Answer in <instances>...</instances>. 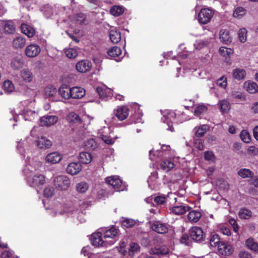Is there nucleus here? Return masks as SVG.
Listing matches in <instances>:
<instances>
[{
    "label": "nucleus",
    "mask_w": 258,
    "mask_h": 258,
    "mask_svg": "<svg viewBox=\"0 0 258 258\" xmlns=\"http://www.w3.org/2000/svg\"><path fill=\"white\" fill-rule=\"evenodd\" d=\"M92 244L96 246H105V242L103 240L102 233L100 232L93 233L91 235Z\"/></svg>",
    "instance_id": "9d476101"
},
{
    "label": "nucleus",
    "mask_w": 258,
    "mask_h": 258,
    "mask_svg": "<svg viewBox=\"0 0 258 258\" xmlns=\"http://www.w3.org/2000/svg\"><path fill=\"white\" fill-rule=\"evenodd\" d=\"M189 234L191 239L196 242H202L205 238L203 229L198 226L191 227L189 230Z\"/></svg>",
    "instance_id": "f03ea898"
},
{
    "label": "nucleus",
    "mask_w": 258,
    "mask_h": 258,
    "mask_svg": "<svg viewBox=\"0 0 258 258\" xmlns=\"http://www.w3.org/2000/svg\"><path fill=\"white\" fill-rule=\"evenodd\" d=\"M107 53L110 57H115L121 54V50L119 47L117 46H113L108 49Z\"/></svg>",
    "instance_id": "a19ab883"
},
{
    "label": "nucleus",
    "mask_w": 258,
    "mask_h": 258,
    "mask_svg": "<svg viewBox=\"0 0 258 258\" xmlns=\"http://www.w3.org/2000/svg\"><path fill=\"white\" fill-rule=\"evenodd\" d=\"M246 245L247 247L253 252H258V243L255 242L253 238H249L246 240Z\"/></svg>",
    "instance_id": "2f4dec72"
},
{
    "label": "nucleus",
    "mask_w": 258,
    "mask_h": 258,
    "mask_svg": "<svg viewBox=\"0 0 258 258\" xmlns=\"http://www.w3.org/2000/svg\"><path fill=\"white\" fill-rule=\"evenodd\" d=\"M219 52L223 56L229 55L232 53L231 49L224 47H221L219 48Z\"/></svg>",
    "instance_id": "680f3d73"
},
{
    "label": "nucleus",
    "mask_w": 258,
    "mask_h": 258,
    "mask_svg": "<svg viewBox=\"0 0 258 258\" xmlns=\"http://www.w3.org/2000/svg\"><path fill=\"white\" fill-rule=\"evenodd\" d=\"M220 39L222 42L225 44H228L231 42V37L229 35V31L226 30H222L220 31Z\"/></svg>",
    "instance_id": "7c9ffc66"
},
{
    "label": "nucleus",
    "mask_w": 258,
    "mask_h": 258,
    "mask_svg": "<svg viewBox=\"0 0 258 258\" xmlns=\"http://www.w3.org/2000/svg\"><path fill=\"white\" fill-rule=\"evenodd\" d=\"M82 169V165L79 162H72L67 168V172L71 175H76L80 172Z\"/></svg>",
    "instance_id": "4468645a"
},
{
    "label": "nucleus",
    "mask_w": 258,
    "mask_h": 258,
    "mask_svg": "<svg viewBox=\"0 0 258 258\" xmlns=\"http://www.w3.org/2000/svg\"><path fill=\"white\" fill-rule=\"evenodd\" d=\"M129 109L126 106H119L115 111V116L119 120H123L128 115Z\"/></svg>",
    "instance_id": "9b49d317"
},
{
    "label": "nucleus",
    "mask_w": 258,
    "mask_h": 258,
    "mask_svg": "<svg viewBox=\"0 0 258 258\" xmlns=\"http://www.w3.org/2000/svg\"><path fill=\"white\" fill-rule=\"evenodd\" d=\"M204 158L207 161H214L215 159V156L212 152L206 151L204 153Z\"/></svg>",
    "instance_id": "e2e57ef3"
},
{
    "label": "nucleus",
    "mask_w": 258,
    "mask_h": 258,
    "mask_svg": "<svg viewBox=\"0 0 258 258\" xmlns=\"http://www.w3.org/2000/svg\"><path fill=\"white\" fill-rule=\"evenodd\" d=\"M218 251L219 254L224 255H230L233 252L232 246L227 242H221L218 245Z\"/></svg>",
    "instance_id": "6e6552de"
},
{
    "label": "nucleus",
    "mask_w": 258,
    "mask_h": 258,
    "mask_svg": "<svg viewBox=\"0 0 258 258\" xmlns=\"http://www.w3.org/2000/svg\"><path fill=\"white\" fill-rule=\"evenodd\" d=\"M59 95L65 99L72 98L71 88L66 85H61L58 89Z\"/></svg>",
    "instance_id": "dca6fc26"
},
{
    "label": "nucleus",
    "mask_w": 258,
    "mask_h": 258,
    "mask_svg": "<svg viewBox=\"0 0 258 258\" xmlns=\"http://www.w3.org/2000/svg\"><path fill=\"white\" fill-rule=\"evenodd\" d=\"M240 258H252V255L248 251H242L239 253Z\"/></svg>",
    "instance_id": "338daca9"
},
{
    "label": "nucleus",
    "mask_w": 258,
    "mask_h": 258,
    "mask_svg": "<svg viewBox=\"0 0 258 258\" xmlns=\"http://www.w3.org/2000/svg\"><path fill=\"white\" fill-rule=\"evenodd\" d=\"M21 76L23 81L28 83L32 82L33 79L32 73L27 69H24L21 71Z\"/></svg>",
    "instance_id": "4be33fe9"
},
{
    "label": "nucleus",
    "mask_w": 258,
    "mask_h": 258,
    "mask_svg": "<svg viewBox=\"0 0 258 258\" xmlns=\"http://www.w3.org/2000/svg\"><path fill=\"white\" fill-rule=\"evenodd\" d=\"M251 216V211L246 208H242L238 212V216L241 219H248Z\"/></svg>",
    "instance_id": "4c0bfd02"
},
{
    "label": "nucleus",
    "mask_w": 258,
    "mask_h": 258,
    "mask_svg": "<svg viewBox=\"0 0 258 258\" xmlns=\"http://www.w3.org/2000/svg\"><path fill=\"white\" fill-rule=\"evenodd\" d=\"M189 210V207L188 206H176L172 209V212L176 215H182Z\"/></svg>",
    "instance_id": "cd10ccee"
},
{
    "label": "nucleus",
    "mask_w": 258,
    "mask_h": 258,
    "mask_svg": "<svg viewBox=\"0 0 258 258\" xmlns=\"http://www.w3.org/2000/svg\"><path fill=\"white\" fill-rule=\"evenodd\" d=\"M246 90L250 93L253 94L258 91V86L254 82H248L245 84Z\"/></svg>",
    "instance_id": "79ce46f5"
},
{
    "label": "nucleus",
    "mask_w": 258,
    "mask_h": 258,
    "mask_svg": "<svg viewBox=\"0 0 258 258\" xmlns=\"http://www.w3.org/2000/svg\"><path fill=\"white\" fill-rule=\"evenodd\" d=\"M196 136L197 137L200 138L203 137L205 134L209 130V126L207 124H203L197 128L196 127Z\"/></svg>",
    "instance_id": "c9c22d12"
},
{
    "label": "nucleus",
    "mask_w": 258,
    "mask_h": 258,
    "mask_svg": "<svg viewBox=\"0 0 258 258\" xmlns=\"http://www.w3.org/2000/svg\"><path fill=\"white\" fill-rule=\"evenodd\" d=\"M43 194L45 197H51L54 195V189L53 187H46L44 189Z\"/></svg>",
    "instance_id": "052dcab7"
},
{
    "label": "nucleus",
    "mask_w": 258,
    "mask_h": 258,
    "mask_svg": "<svg viewBox=\"0 0 258 258\" xmlns=\"http://www.w3.org/2000/svg\"><path fill=\"white\" fill-rule=\"evenodd\" d=\"M117 234V230L115 226L111 227L107 230L103 235L104 238H114Z\"/></svg>",
    "instance_id": "e433bc0d"
},
{
    "label": "nucleus",
    "mask_w": 258,
    "mask_h": 258,
    "mask_svg": "<svg viewBox=\"0 0 258 258\" xmlns=\"http://www.w3.org/2000/svg\"><path fill=\"white\" fill-rule=\"evenodd\" d=\"M67 119L69 122H79L81 119L79 116L75 112H70L67 116Z\"/></svg>",
    "instance_id": "37998d69"
},
{
    "label": "nucleus",
    "mask_w": 258,
    "mask_h": 258,
    "mask_svg": "<svg viewBox=\"0 0 258 258\" xmlns=\"http://www.w3.org/2000/svg\"><path fill=\"white\" fill-rule=\"evenodd\" d=\"M214 15L212 10L203 9L199 14V21L200 23L206 24L209 23Z\"/></svg>",
    "instance_id": "7ed1b4c3"
},
{
    "label": "nucleus",
    "mask_w": 258,
    "mask_h": 258,
    "mask_svg": "<svg viewBox=\"0 0 258 258\" xmlns=\"http://www.w3.org/2000/svg\"><path fill=\"white\" fill-rule=\"evenodd\" d=\"M240 137L246 144L249 143L251 140L250 135L246 130H243L241 132Z\"/></svg>",
    "instance_id": "de8ad7c7"
},
{
    "label": "nucleus",
    "mask_w": 258,
    "mask_h": 258,
    "mask_svg": "<svg viewBox=\"0 0 258 258\" xmlns=\"http://www.w3.org/2000/svg\"><path fill=\"white\" fill-rule=\"evenodd\" d=\"M220 110L222 113H227L230 109V103L226 99H222L219 102Z\"/></svg>",
    "instance_id": "bb28decb"
},
{
    "label": "nucleus",
    "mask_w": 258,
    "mask_h": 258,
    "mask_svg": "<svg viewBox=\"0 0 258 258\" xmlns=\"http://www.w3.org/2000/svg\"><path fill=\"white\" fill-rule=\"evenodd\" d=\"M21 29L22 32L29 38L33 37L35 34V29L27 24H22Z\"/></svg>",
    "instance_id": "6ab92c4d"
},
{
    "label": "nucleus",
    "mask_w": 258,
    "mask_h": 258,
    "mask_svg": "<svg viewBox=\"0 0 258 258\" xmlns=\"http://www.w3.org/2000/svg\"><path fill=\"white\" fill-rule=\"evenodd\" d=\"M41 11L46 18H49L53 13L52 8L49 5H44L41 9Z\"/></svg>",
    "instance_id": "49530a36"
},
{
    "label": "nucleus",
    "mask_w": 258,
    "mask_h": 258,
    "mask_svg": "<svg viewBox=\"0 0 258 258\" xmlns=\"http://www.w3.org/2000/svg\"><path fill=\"white\" fill-rule=\"evenodd\" d=\"M96 90L100 98L102 100H106L108 97L111 96L110 95V91L107 89L98 87L96 88Z\"/></svg>",
    "instance_id": "b1692460"
},
{
    "label": "nucleus",
    "mask_w": 258,
    "mask_h": 258,
    "mask_svg": "<svg viewBox=\"0 0 258 258\" xmlns=\"http://www.w3.org/2000/svg\"><path fill=\"white\" fill-rule=\"evenodd\" d=\"M37 145H52V143L45 137H42L37 141Z\"/></svg>",
    "instance_id": "bf43d9fd"
},
{
    "label": "nucleus",
    "mask_w": 258,
    "mask_h": 258,
    "mask_svg": "<svg viewBox=\"0 0 258 258\" xmlns=\"http://www.w3.org/2000/svg\"><path fill=\"white\" fill-rule=\"evenodd\" d=\"M191 240L189 234L184 233L182 235L180 238V242L189 246L191 244Z\"/></svg>",
    "instance_id": "8fccbe9b"
},
{
    "label": "nucleus",
    "mask_w": 258,
    "mask_h": 258,
    "mask_svg": "<svg viewBox=\"0 0 258 258\" xmlns=\"http://www.w3.org/2000/svg\"><path fill=\"white\" fill-rule=\"evenodd\" d=\"M86 16L83 13L75 14L73 17V21L79 24H83L86 21Z\"/></svg>",
    "instance_id": "c03bdc74"
},
{
    "label": "nucleus",
    "mask_w": 258,
    "mask_h": 258,
    "mask_svg": "<svg viewBox=\"0 0 258 258\" xmlns=\"http://www.w3.org/2000/svg\"><path fill=\"white\" fill-rule=\"evenodd\" d=\"M4 32L7 34H13L16 30L14 23L12 21H6L3 26Z\"/></svg>",
    "instance_id": "412c9836"
},
{
    "label": "nucleus",
    "mask_w": 258,
    "mask_h": 258,
    "mask_svg": "<svg viewBox=\"0 0 258 258\" xmlns=\"http://www.w3.org/2000/svg\"><path fill=\"white\" fill-rule=\"evenodd\" d=\"M71 184L70 179L66 175L56 176L54 180V185L58 190H67Z\"/></svg>",
    "instance_id": "f257e3e1"
},
{
    "label": "nucleus",
    "mask_w": 258,
    "mask_h": 258,
    "mask_svg": "<svg viewBox=\"0 0 258 258\" xmlns=\"http://www.w3.org/2000/svg\"><path fill=\"white\" fill-rule=\"evenodd\" d=\"M3 87L4 90L8 93L12 92L14 89L13 84L9 80L4 82Z\"/></svg>",
    "instance_id": "864d4df0"
},
{
    "label": "nucleus",
    "mask_w": 258,
    "mask_h": 258,
    "mask_svg": "<svg viewBox=\"0 0 258 258\" xmlns=\"http://www.w3.org/2000/svg\"><path fill=\"white\" fill-rule=\"evenodd\" d=\"M166 197L164 196L155 197L154 199V202L158 205H163L166 203Z\"/></svg>",
    "instance_id": "0e129e2a"
},
{
    "label": "nucleus",
    "mask_w": 258,
    "mask_h": 258,
    "mask_svg": "<svg viewBox=\"0 0 258 258\" xmlns=\"http://www.w3.org/2000/svg\"><path fill=\"white\" fill-rule=\"evenodd\" d=\"M40 51L41 48L39 45L31 44L26 47L25 53L27 57L31 58L37 56Z\"/></svg>",
    "instance_id": "423d86ee"
},
{
    "label": "nucleus",
    "mask_w": 258,
    "mask_h": 258,
    "mask_svg": "<svg viewBox=\"0 0 258 258\" xmlns=\"http://www.w3.org/2000/svg\"><path fill=\"white\" fill-rule=\"evenodd\" d=\"M246 75V72L243 69H236L233 70V77L235 79L240 80L243 79Z\"/></svg>",
    "instance_id": "58836bf2"
},
{
    "label": "nucleus",
    "mask_w": 258,
    "mask_h": 258,
    "mask_svg": "<svg viewBox=\"0 0 258 258\" xmlns=\"http://www.w3.org/2000/svg\"><path fill=\"white\" fill-rule=\"evenodd\" d=\"M209 43V42L208 40H200L196 42L195 46L196 49H201L206 46Z\"/></svg>",
    "instance_id": "4d7b16f0"
},
{
    "label": "nucleus",
    "mask_w": 258,
    "mask_h": 258,
    "mask_svg": "<svg viewBox=\"0 0 258 258\" xmlns=\"http://www.w3.org/2000/svg\"><path fill=\"white\" fill-rule=\"evenodd\" d=\"M238 174L243 178L247 177H252L254 175V173L250 170L247 168L241 169L238 172Z\"/></svg>",
    "instance_id": "ea45409f"
},
{
    "label": "nucleus",
    "mask_w": 258,
    "mask_h": 258,
    "mask_svg": "<svg viewBox=\"0 0 258 258\" xmlns=\"http://www.w3.org/2000/svg\"><path fill=\"white\" fill-rule=\"evenodd\" d=\"M109 36L110 40L114 43H117L121 40V34L116 30H111Z\"/></svg>",
    "instance_id": "f704fd0d"
},
{
    "label": "nucleus",
    "mask_w": 258,
    "mask_h": 258,
    "mask_svg": "<svg viewBox=\"0 0 258 258\" xmlns=\"http://www.w3.org/2000/svg\"><path fill=\"white\" fill-rule=\"evenodd\" d=\"M202 216V213L197 210L190 211L187 215L189 221L192 223L198 222Z\"/></svg>",
    "instance_id": "5701e85b"
},
{
    "label": "nucleus",
    "mask_w": 258,
    "mask_h": 258,
    "mask_svg": "<svg viewBox=\"0 0 258 258\" xmlns=\"http://www.w3.org/2000/svg\"><path fill=\"white\" fill-rule=\"evenodd\" d=\"M136 224V222L135 220L131 219H125L122 220L121 224L122 226L128 228L133 227Z\"/></svg>",
    "instance_id": "5fc2aeb1"
},
{
    "label": "nucleus",
    "mask_w": 258,
    "mask_h": 258,
    "mask_svg": "<svg viewBox=\"0 0 258 258\" xmlns=\"http://www.w3.org/2000/svg\"><path fill=\"white\" fill-rule=\"evenodd\" d=\"M24 66V60L20 56L15 57L11 61V67L15 70H18Z\"/></svg>",
    "instance_id": "a211bd4d"
},
{
    "label": "nucleus",
    "mask_w": 258,
    "mask_h": 258,
    "mask_svg": "<svg viewBox=\"0 0 258 258\" xmlns=\"http://www.w3.org/2000/svg\"><path fill=\"white\" fill-rule=\"evenodd\" d=\"M62 159L61 155L57 152H52L48 154L46 159L47 162L52 164L59 162Z\"/></svg>",
    "instance_id": "aec40b11"
},
{
    "label": "nucleus",
    "mask_w": 258,
    "mask_h": 258,
    "mask_svg": "<svg viewBox=\"0 0 258 258\" xmlns=\"http://www.w3.org/2000/svg\"><path fill=\"white\" fill-rule=\"evenodd\" d=\"M208 110V108L204 105H200L196 107L195 110V114L199 116L202 114L206 112Z\"/></svg>",
    "instance_id": "603ef678"
},
{
    "label": "nucleus",
    "mask_w": 258,
    "mask_h": 258,
    "mask_svg": "<svg viewBox=\"0 0 258 258\" xmlns=\"http://www.w3.org/2000/svg\"><path fill=\"white\" fill-rule=\"evenodd\" d=\"M58 118L55 115H46L42 116L40 119L41 126H49L57 122Z\"/></svg>",
    "instance_id": "1a4fd4ad"
},
{
    "label": "nucleus",
    "mask_w": 258,
    "mask_h": 258,
    "mask_svg": "<svg viewBox=\"0 0 258 258\" xmlns=\"http://www.w3.org/2000/svg\"><path fill=\"white\" fill-rule=\"evenodd\" d=\"M217 84L223 88H226L227 86V82L226 79L224 80L223 78H220L217 80Z\"/></svg>",
    "instance_id": "774afa93"
},
{
    "label": "nucleus",
    "mask_w": 258,
    "mask_h": 258,
    "mask_svg": "<svg viewBox=\"0 0 258 258\" xmlns=\"http://www.w3.org/2000/svg\"><path fill=\"white\" fill-rule=\"evenodd\" d=\"M160 166L162 169L168 172L174 167L175 164L171 161L164 160L161 162Z\"/></svg>",
    "instance_id": "72a5a7b5"
},
{
    "label": "nucleus",
    "mask_w": 258,
    "mask_h": 258,
    "mask_svg": "<svg viewBox=\"0 0 258 258\" xmlns=\"http://www.w3.org/2000/svg\"><path fill=\"white\" fill-rule=\"evenodd\" d=\"M246 12V11L244 8L238 7L235 10L233 15L234 17L240 19L245 15Z\"/></svg>",
    "instance_id": "a18cd8bd"
},
{
    "label": "nucleus",
    "mask_w": 258,
    "mask_h": 258,
    "mask_svg": "<svg viewBox=\"0 0 258 258\" xmlns=\"http://www.w3.org/2000/svg\"><path fill=\"white\" fill-rule=\"evenodd\" d=\"M220 238L218 234L212 233L210 236V244L211 246L218 247V245L221 243Z\"/></svg>",
    "instance_id": "473e14b6"
},
{
    "label": "nucleus",
    "mask_w": 258,
    "mask_h": 258,
    "mask_svg": "<svg viewBox=\"0 0 258 258\" xmlns=\"http://www.w3.org/2000/svg\"><path fill=\"white\" fill-rule=\"evenodd\" d=\"M247 31L245 28H242L239 30L238 32V37L239 40L241 42H245L246 40Z\"/></svg>",
    "instance_id": "6e6d98bb"
},
{
    "label": "nucleus",
    "mask_w": 258,
    "mask_h": 258,
    "mask_svg": "<svg viewBox=\"0 0 258 258\" xmlns=\"http://www.w3.org/2000/svg\"><path fill=\"white\" fill-rule=\"evenodd\" d=\"M106 182L114 189H118L122 184V182L118 176H112L106 178Z\"/></svg>",
    "instance_id": "ddd939ff"
},
{
    "label": "nucleus",
    "mask_w": 258,
    "mask_h": 258,
    "mask_svg": "<svg viewBox=\"0 0 258 258\" xmlns=\"http://www.w3.org/2000/svg\"><path fill=\"white\" fill-rule=\"evenodd\" d=\"M64 53L67 57L69 58H75L78 55L77 50L74 48L66 49Z\"/></svg>",
    "instance_id": "3c124183"
},
{
    "label": "nucleus",
    "mask_w": 258,
    "mask_h": 258,
    "mask_svg": "<svg viewBox=\"0 0 258 258\" xmlns=\"http://www.w3.org/2000/svg\"><path fill=\"white\" fill-rule=\"evenodd\" d=\"M247 153L250 155H256L258 154V149L256 148V146H249Z\"/></svg>",
    "instance_id": "69168bd1"
},
{
    "label": "nucleus",
    "mask_w": 258,
    "mask_h": 258,
    "mask_svg": "<svg viewBox=\"0 0 258 258\" xmlns=\"http://www.w3.org/2000/svg\"><path fill=\"white\" fill-rule=\"evenodd\" d=\"M57 92L56 89L52 86H48L46 87L44 90V96L46 98L51 99L56 94Z\"/></svg>",
    "instance_id": "a878e982"
},
{
    "label": "nucleus",
    "mask_w": 258,
    "mask_h": 258,
    "mask_svg": "<svg viewBox=\"0 0 258 258\" xmlns=\"http://www.w3.org/2000/svg\"><path fill=\"white\" fill-rule=\"evenodd\" d=\"M152 229L160 234H165L168 231V227L166 224L160 221H154L151 223Z\"/></svg>",
    "instance_id": "39448f33"
},
{
    "label": "nucleus",
    "mask_w": 258,
    "mask_h": 258,
    "mask_svg": "<svg viewBox=\"0 0 258 258\" xmlns=\"http://www.w3.org/2000/svg\"><path fill=\"white\" fill-rule=\"evenodd\" d=\"M124 9L120 6H114L110 9V14L114 17H118L123 14Z\"/></svg>",
    "instance_id": "c85d7f7f"
},
{
    "label": "nucleus",
    "mask_w": 258,
    "mask_h": 258,
    "mask_svg": "<svg viewBox=\"0 0 258 258\" xmlns=\"http://www.w3.org/2000/svg\"><path fill=\"white\" fill-rule=\"evenodd\" d=\"M92 63L87 60L79 61L76 65L77 71L81 73H85L89 71L91 68Z\"/></svg>",
    "instance_id": "f8f14e48"
},
{
    "label": "nucleus",
    "mask_w": 258,
    "mask_h": 258,
    "mask_svg": "<svg viewBox=\"0 0 258 258\" xmlns=\"http://www.w3.org/2000/svg\"><path fill=\"white\" fill-rule=\"evenodd\" d=\"M79 160L83 164H89L92 160V156L89 152H82L80 154Z\"/></svg>",
    "instance_id": "393cba45"
},
{
    "label": "nucleus",
    "mask_w": 258,
    "mask_h": 258,
    "mask_svg": "<svg viewBox=\"0 0 258 258\" xmlns=\"http://www.w3.org/2000/svg\"><path fill=\"white\" fill-rule=\"evenodd\" d=\"M28 182L31 186L37 188L45 183V177L42 174H37L34 175L32 178L30 179Z\"/></svg>",
    "instance_id": "0eeeda50"
},
{
    "label": "nucleus",
    "mask_w": 258,
    "mask_h": 258,
    "mask_svg": "<svg viewBox=\"0 0 258 258\" xmlns=\"http://www.w3.org/2000/svg\"><path fill=\"white\" fill-rule=\"evenodd\" d=\"M26 40L25 38L22 36H17L12 41V45L15 49H21L23 48L26 44Z\"/></svg>",
    "instance_id": "f3484780"
},
{
    "label": "nucleus",
    "mask_w": 258,
    "mask_h": 258,
    "mask_svg": "<svg viewBox=\"0 0 258 258\" xmlns=\"http://www.w3.org/2000/svg\"><path fill=\"white\" fill-rule=\"evenodd\" d=\"M76 188L78 191L84 193L88 189V185L85 182H80L77 184Z\"/></svg>",
    "instance_id": "09e8293b"
},
{
    "label": "nucleus",
    "mask_w": 258,
    "mask_h": 258,
    "mask_svg": "<svg viewBox=\"0 0 258 258\" xmlns=\"http://www.w3.org/2000/svg\"><path fill=\"white\" fill-rule=\"evenodd\" d=\"M72 98L74 99H80L83 98L86 93L85 90L82 87H74L71 88Z\"/></svg>",
    "instance_id": "2eb2a0df"
},
{
    "label": "nucleus",
    "mask_w": 258,
    "mask_h": 258,
    "mask_svg": "<svg viewBox=\"0 0 258 258\" xmlns=\"http://www.w3.org/2000/svg\"><path fill=\"white\" fill-rule=\"evenodd\" d=\"M150 253L155 255H164L166 254L167 252L164 251L163 249L160 248H152L150 251Z\"/></svg>",
    "instance_id": "13d9d810"
},
{
    "label": "nucleus",
    "mask_w": 258,
    "mask_h": 258,
    "mask_svg": "<svg viewBox=\"0 0 258 258\" xmlns=\"http://www.w3.org/2000/svg\"><path fill=\"white\" fill-rule=\"evenodd\" d=\"M175 114L173 112H171L168 113L167 115H164L162 118V120L164 122L167 121V123L168 125V130L171 131V132H173V128L172 127V122L170 121H172L171 118H175Z\"/></svg>",
    "instance_id": "c756f323"
},
{
    "label": "nucleus",
    "mask_w": 258,
    "mask_h": 258,
    "mask_svg": "<svg viewBox=\"0 0 258 258\" xmlns=\"http://www.w3.org/2000/svg\"><path fill=\"white\" fill-rule=\"evenodd\" d=\"M99 140H101L104 143L108 144V145H112L114 143L115 138H111L110 136L102 135L100 138H98L97 139H94L91 138L88 140V145H97L98 144V142Z\"/></svg>",
    "instance_id": "20e7f679"
}]
</instances>
